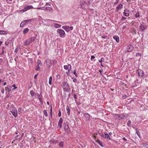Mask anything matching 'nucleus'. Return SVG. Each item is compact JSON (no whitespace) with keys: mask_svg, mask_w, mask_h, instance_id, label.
Wrapping results in <instances>:
<instances>
[{"mask_svg":"<svg viewBox=\"0 0 148 148\" xmlns=\"http://www.w3.org/2000/svg\"><path fill=\"white\" fill-rule=\"evenodd\" d=\"M125 117L124 114H115L113 115V118L115 119L118 120H122Z\"/></svg>","mask_w":148,"mask_h":148,"instance_id":"1","label":"nucleus"},{"mask_svg":"<svg viewBox=\"0 0 148 148\" xmlns=\"http://www.w3.org/2000/svg\"><path fill=\"white\" fill-rule=\"evenodd\" d=\"M70 86L65 81H64L63 82L62 88L64 92H67V90L69 88Z\"/></svg>","mask_w":148,"mask_h":148,"instance_id":"2","label":"nucleus"},{"mask_svg":"<svg viewBox=\"0 0 148 148\" xmlns=\"http://www.w3.org/2000/svg\"><path fill=\"white\" fill-rule=\"evenodd\" d=\"M87 5V3L84 0H82L81 1L80 5L78 7V8H80L82 9L86 8V6Z\"/></svg>","mask_w":148,"mask_h":148,"instance_id":"3","label":"nucleus"},{"mask_svg":"<svg viewBox=\"0 0 148 148\" xmlns=\"http://www.w3.org/2000/svg\"><path fill=\"white\" fill-rule=\"evenodd\" d=\"M62 28L64 29L66 32H68L72 30L73 29V26L69 27L65 25L63 26Z\"/></svg>","mask_w":148,"mask_h":148,"instance_id":"4","label":"nucleus"},{"mask_svg":"<svg viewBox=\"0 0 148 148\" xmlns=\"http://www.w3.org/2000/svg\"><path fill=\"white\" fill-rule=\"evenodd\" d=\"M57 32L60 35V36L62 38H64L65 36V33L64 30L62 29H58Z\"/></svg>","mask_w":148,"mask_h":148,"instance_id":"5","label":"nucleus"},{"mask_svg":"<svg viewBox=\"0 0 148 148\" xmlns=\"http://www.w3.org/2000/svg\"><path fill=\"white\" fill-rule=\"evenodd\" d=\"M123 13L125 16L128 17L130 15V10L128 9H125Z\"/></svg>","mask_w":148,"mask_h":148,"instance_id":"6","label":"nucleus"},{"mask_svg":"<svg viewBox=\"0 0 148 148\" xmlns=\"http://www.w3.org/2000/svg\"><path fill=\"white\" fill-rule=\"evenodd\" d=\"M138 74V76L140 77H143V71L140 70L138 69L137 70Z\"/></svg>","mask_w":148,"mask_h":148,"instance_id":"7","label":"nucleus"},{"mask_svg":"<svg viewBox=\"0 0 148 148\" xmlns=\"http://www.w3.org/2000/svg\"><path fill=\"white\" fill-rule=\"evenodd\" d=\"M134 48L133 46L131 45H128L127 47V51L131 52Z\"/></svg>","mask_w":148,"mask_h":148,"instance_id":"8","label":"nucleus"},{"mask_svg":"<svg viewBox=\"0 0 148 148\" xmlns=\"http://www.w3.org/2000/svg\"><path fill=\"white\" fill-rule=\"evenodd\" d=\"M11 112L15 117H16L17 116V111L16 108L13 109Z\"/></svg>","mask_w":148,"mask_h":148,"instance_id":"9","label":"nucleus"},{"mask_svg":"<svg viewBox=\"0 0 148 148\" xmlns=\"http://www.w3.org/2000/svg\"><path fill=\"white\" fill-rule=\"evenodd\" d=\"M63 121V119L62 118H60V119L59 120L58 122V125L59 127L61 128L62 127V123Z\"/></svg>","mask_w":148,"mask_h":148,"instance_id":"10","label":"nucleus"},{"mask_svg":"<svg viewBox=\"0 0 148 148\" xmlns=\"http://www.w3.org/2000/svg\"><path fill=\"white\" fill-rule=\"evenodd\" d=\"M33 6L31 5H28L26 6H25L24 8L23 9L24 11H26L28 10H29L31 8H32Z\"/></svg>","mask_w":148,"mask_h":148,"instance_id":"11","label":"nucleus"},{"mask_svg":"<svg viewBox=\"0 0 148 148\" xmlns=\"http://www.w3.org/2000/svg\"><path fill=\"white\" fill-rule=\"evenodd\" d=\"M113 38L114 40H116V42L117 43H119V37L118 36H115L113 37Z\"/></svg>","mask_w":148,"mask_h":148,"instance_id":"12","label":"nucleus"},{"mask_svg":"<svg viewBox=\"0 0 148 148\" xmlns=\"http://www.w3.org/2000/svg\"><path fill=\"white\" fill-rule=\"evenodd\" d=\"M139 28L140 30L142 31H144L146 29V27L145 25L143 24H141L139 26Z\"/></svg>","mask_w":148,"mask_h":148,"instance_id":"13","label":"nucleus"},{"mask_svg":"<svg viewBox=\"0 0 148 148\" xmlns=\"http://www.w3.org/2000/svg\"><path fill=\"white\" fill-rule=\"evenodd\" d=\"M36 38V37H35L33 36L31 37L29 39L30 43H31L34 42Z\"/></svg>","mask_w":148,"mask_h":148,"instance_id":"14","label":"nucleus"},{"mask_svg":"<svg viewBox=\"0 0 148 148\" xmlns=\"http://www.w3.org/2000/svg\"><path fill=\"white\" fill-rule=\"evenodd\" d=\"M105 134V136H103V137L105 138H106L107 139H109V140H110V138L109 136V135L106 132L104 133Z\"/></svg>","mask_w":148,"mask_h":148,"instance_id":"15","label":"nucleus"},{"mask_svg":"<svg viewBox=\"0 0 148 148\" xmlns=\"http://www.w3.org/2000/svg\"><path fill=\"white\" fill-rule=\"evenodd\" d=\"M11 86H9L7 87H5V91H8V92H10L11 90Z\"/></svg>","mask_w":148,"mask_h":148,"instance_id":"16","label":"nucleus"},{"mask_svg":"<svg viewBox=\"0 0 148 148\" xmlns=\"http://www.w3.org/2000/svg\"><path fill=\"white\" fill-rule=\"evenodd\" d=\"M64 129L65 131L69 132V126L68 125H66L64 127Z\"/></svg>","mask_w":148,"mask_h":148,"instance_id":"17","label":"nucleus"},{"mask_svg":"<svg viewBox=\"0 0 148 148\" xmlns=\"http://www.w3.org/2000/svg\"><path fill=\"white\" fill-rule=\"evenodd\" d=\"M66 110L67 111V113L69 115H70V109L69 108V106H67L66 107Z\"/></svg>","mask_w":148,"mask_h":148,"instance_id":"18","label":"nucleus"},{"mask_svg":"<svg viewBox=\"0 0 148 148\" xmlns=\"http://www.w3.org/2000/svg\"><path fill=\"white\" fill-rule=\"evenodd\" d=\"M31 44L30 42L29 41V40H25L24 42V45H29Z\"/></svg>","mask_w":148,"mask_h":148,"instance_id":"19","label":"nucleus"},{"mask_svg":"<svg viewBox=\"0 0 148 148\" xmlns=\"http://www.w3.org/2000/svg\"><path fill=\"white\" fill-rule=\"evenodd\" d=\"M96 142H97L101 147H103V145L102 142L99 140H97Z\"/></svg>","mask_w":148,"mask_h":148,"instance_id":"20","label":"nucleus"},{"mask_svg":"<svg viewBox=\"0 0 148 148\" xmlns=\"http://www.w3.org/2000/svg\"><path fill=\"white\" fill-rule=\"evenodd\" d=\"M123 5L122 4L120 3L116 7L117 10H119L120 8H122Z\"/></svg>","mask_w":148,"mask_h":148,"instance_id":"21","label":"nucleus"},{"mask_svg":"<svg viewBox=\"0 0 148 148\" xmlns=\"http://www.w3.org/2000/svg\"><path fill=\"white\" fill-rule=\"evenodd\" d=\"M29 29L28 28H26L23 31V34H25L27 33L29 31Z\"/></svg>","mask_w":148,"mask_h":148,"instance_id":"22","label":"nucleus"},{"mask_svg":"<svg viewBox=\"0 0 148 148\" xmlns=\"http://www.w3.org/2000/svg\"><path fill=\"white\" fill-rule=\"evenodd\" d=\"M59 145L60 147H64V142L62 141H60L59 143Z\"/></svg>","mask_w":148,"mask_h":148,"instance_id":"23","label":"nucleus"},{"mask_svg":"<svg viewBox=\"0 0 148 148\" xmlns=\"http://www.w3.org/2000/svg\"><path fill=\"white\" fill-rule=\"evenodd\" d=\"M30 95L32 96H34V95L36 94V93H35L34 92V91L33 90H31L30 91Z\"/></svg>","mask_w":148,"mask_h":148,"instance_id":"24","label":"nucleus"},{"mask_svg":"<svg viewBox=\"0 0 148 148\" xmlns=\"http://www.w3.org/2000/svg\"><path fill=\"white\" fill-rule=\"evenodd\" d=\"M54 26L56 28H58L61 27V25L57 23H55L54 25Z\"/></svg>","mask_w":148,"mask_h":148,"instance_id":"25","label":"nucleus"},{"mask_svg":"<svg viewBox=\"0 0 148 148\" xmlns=\"http://www.w3.org/2000/svg\"><path fill=\"white\" fill-rule=\"evenodd\" d=\"M7 34V32L4 30L0 31V34Z\"/></svg>","mask_w":148,"mask_h":148,"instance_id":"26","label":"nucleus"},{"mask_svg":"<svg viewBox=\"0 0 148 148\" xmlns=\"http://www.w3.org/2000/svg\"><path fill=\"white\" fill-rule=\"evenodd\" d=\"M104 58L103 57H102L101 58V59L100 60H99V62L101 63H102V62H103L104 61Z\"/></svg>","mask_w":148,"mask_h":148,"instance_id":"27","label":"nucleus"},{"mask_svg":"<svg viewBox=\"0 0 148 148\" xmlns=\"http://www.w3.org/2000/svg\"><path fill=\"white\" fill-rule=\"evenodd\" d=\"M52 80V77L51 76L49 78V84L51 85V82Z\"/></svg>","mask_w":148,"mask_h":148,"instance_id":"28","label":"nucleus"},{"mask_svg":"<svg viewBox=\"0 0 148 148\" xmlns=\"http://www.w3.org/2000/svg\"><path fill=\"white\" fill-rule=\"evenodd\" d=\"M38 95L39 96L38 99H39V100L40 101V102H41V104H42L43 103V101H42V98H41L40 97V95H39L38 94Z\"/></svg>","mask_w":148,"mask_h":148,"instance_id":"29","label":"nucleus"},{"mask_svg":"<svg viewBox=\"0 0 148 148\" xmlns=\"http://www.w3.org/2000/svg\"><path fill=\"white\" fill-rule=\"evenodd\" d=\"M43 113L45 115V116L47 117L48 115V113L47 112V111L45 110H43Z\"/></svg>","mask_w":148,"mask_h":148,"instance_id":"30","label":"nucleus"},{"mask_svg":"<svg viewBox=\"0 0 148 148\" xmlns=\"http://www.w3.org/2000/svg\"><path fill=\"white\" fill-rule=\"evenodd\" d=\"M25 24V23L24 21H22L20 24V27H23Z\"/></svg>","mask_w":148,"mask_h":148,"instance_id":"31","label":"nucleus"},{"mask_svg":"<svg viewBox=\"0 0 148 148\" xmlns=\"http://www.w3.org/2000/svg\"><path fill=\"white\" fill-rule=\"evenodd\" d=\"M71 66L70 64H69L68 65V72H66V73H67L68 72H69V71H70V70H71Z\"/></svg>","mask_w":148,"mask_h":148,"instance_id":"32","label":"nucleus"},{"mask_svg":"<svg viewBox=\"0 0 148 148\" xmlns=\"http://www.w3.org/2000/svg\"><path fill=\"white\" fill-rule=\"evenodd\" d=\"M131 121L130 120H129L127 123V125L128 126L130 127V126Z\"/></svg>","mask_w":148,"mask_h":148,"instance_id":"33","label":"nucleus"},{"mask_svg":"<svg viewBox=\"0 0 148 148\" xmlns=\"http://www.w3.org/2000/svg\"><path fill=\"white\" fill-rule=\"evenodd\" d=\"M36 70L37 71H40V67L39 65L37 64V65L36 66Z\"/></svg>","mask_w":148,"mask_h":148,"instance_id":"34","label":"nucleus"},{"mask_svg":"<svg viewBox=\"0 0 148 148\" xmlns=\"http://www.w3.org/2000/svg\"><path fill=\"white\" fill-rule=\"evenodd\" d=\"M64 69L66 70H68V66L66 65H64Z\"/></svg>","mask_w":148,"mask_h":148,"instance_id":"35","label":"nucleus"},{"mask_svg":"<svg viewBox=\"0 0 148 148\" xmlns=\"http://www.w3.org/2000/svg\"><path fill=\"white\" fill-rule=\"evenodd\" d=\"M136 18H138L139 17L140 15L138 12L136 13L135 16Z\"/></svg>","mask_w":148,"mask_h":148,"instance_id":"36","label":"nucleus"},{"mask_svg":"<svg viewBox=\"0 0 148 148\" xmlns=\"http://www.w3.org/2000/svg\"><path fill=\"white\" fill-rule=\"evenodd\" d=\"M136 133L138 135V136L140 138V134L139 132V131L138 130H136Z\"/></svg>","mask_w":148,"mask_h":148,"instance_id":"37","label":"nucleus"},{"mask_svg":"<svg viewBox=\"0 0 148 148\" xmlns=\"http://www.w3.org/2000/svg\"><path fill=\"white\" fill-rule=\"evenodd\" d=\"M41 61L39 60H37V64L38 65H40L41 64Z\"/></svg>","mask_w":148,"mask_h":148,"instance_id":"38","label":"nucleus"},{"mask_svg":"<svg viewBox=\"0 0 148 148\" xmlns=\"http://www.w3.org/2000/svg\"><path fill=\"white\" fill-rule=\"evenodd\" d=\"M12 87H13L14 88V89H12L13 90L16 89L17 88V87L14 84L12 86Z\"/></svg>","mask_w":148,"mask_h":148,"instance_id":"39","label":"nucleus"},{"mask_svg":"<svg viewBox=\"0 0 148 148\" xmlns=\"http://www.w3.org/2000/svg\"><path fill=\"white\" fill-rule=\"evenodd\" d=\"M13 0H6L7 2L9 3H11V2Z\"/></svg>","mask_w":148,"mask_h":148,"instance_id":"40","label":"nucleus"},{"mask_svg":"<svg viewBox=\"0 0 148 148\" xmlns=\"http://www.w3.org/2000/svg\"><path fill=\"white\" fill-rule=\"evenodd\" d=\"M73 73L76 76H77V74L76 73V71H75V70L73 72Z\"/></svg>","mask_w":148,"mask_h":148,"instance_id":"41","label":"nucleus"},{"mask_svg":"<svg viewBox=\"0 0 148 148\" xmlns=\"http://www.w3.org/2000/svg\"><path fill=\"white\" fill-rule=\"evenodd\" d=\"M95 57L94 56H91V60H93L95 58Z\"/></svg>","mask_w":148,"mask_h":148,"instance_id":"42","label":"nucleus"},{"mask_svg":"<svg viewBox=\"0 0 148 148\" xmlns=\"http://www.w3.org/2000/svg\"><path fill=\"white\" fill-rule=\"evenodd\" d=\"M126 17H125L123 16H122L121 18V21H123L125 19H126Z\"/></svg>","mask_w":148,"mask_h":148,"instance_id":"43","label":"nucleus"},{"mask_svg":"<svg viewBox=\"0 0 148 148\" xmlns=\"http://www.w3.org/2000/svg\"><path fill=\"white\" fill-rule=\"evenodd\" d=\"M61 116V111L60 110H59V112L58 113V116L60 117Z\"/></svg>","mask_w":148,"mask_h":148,"instance_id":"44","label":"nucleus"},{"mask_svg":"<svg viewBox=\"0 0 148 148\" xmlns=\"http://www.w3.org/2000/svg\"><path fill=\"white\" fill-rule=\"evenodd\" d=\"M31 20V19H28V20H25V21H24L25 23H26L27 22H29V21H30Z\"/></svg>","mask_w":148,"mask_h":148,"instance_id":"45","label":"nucleus"},{"mask_svg":"<svg viewBox=\"0 0 148 148\" xmlns=\"http://www.w3.org/2000/svg\"><path fill=\"white\" fill-rule=\"evenodd\" d=\"M18 51V49H17V48L16 49L14 50V52L15 53H17Z\"/></svg>","mask_w":148,"mask_h":148,"instance_id":"46","label":"nucleus"},{"mask_svg":"<svg viewBox=\"0 0 148 148\" xmlns=\"http://www.w3.org/2000/svg\"><path fill=\"white\" fill-rule=\"evenodd\" d=\"M77 80L76 78H74L73 80V81L74 82H76Z\"/></svg>","mask_w":148,"mask_h":148,"instance_id":"47","label":"nucleus"},{"mask_svg":"<svg viewBox=\"0 0 148 148\" xmlns=\"http://www.w3.org/2000/svg\"><path fill=\"white\" fill-rule=\"evenodd\" d=\"M123 140L125 141H127V140L125 137H123L122 138Z\"/></svg>","mask_w":148,"mask_h":148,"instance_id":"48","label":"nucleus"},{"mask_svg":"<svg viewBox=\"0 0 148 148\" xmlns=\"http://www.w3.org/2000/svg\"><path fill=\"white\" fill-rule=\"evenodd\" d=\"M51 113H52V108L51 107L50 110V114H51Z\"/></svg>","mask_w":148,"mask_h":148,"instance_id":"49","label":"nucleus"},{"mask_svg":"<svg viewBox=\"0 0 148 148\" xmlns=\"http://www.w3.org/2000/svg\"><path fill=\"white\" fill-rule=\"evenodd\" d=\"M136 56H141L140 54L139 53H136Z\"/></svg>","mask_w":148,"mask_h":148,"instance_id":"50","label":"nucleus"},{"mask_svg":"<svg viewBox=\"0 0 148 148\" xmlns=\"http://www.w3.org/2000/svg\"><path fill=\"white\" fill-rule=\"evenodd\" d=\"M36 8V9H41V10H43V9L42 8V7L37 8Z\"/></svg>","mask_w":148,"mask_h":148,"instance_id":"51","label":"nucleus"},{"mask_svg":"<svg viewBox=\"0 0 148 148\" xmlns=\"http://www.w3.org/2000/svg\"><path fill=\"white\" fill-rule=\"evenodd\" d=\"M1 92L3 93H4V90L3 88L1 90Z\"/></svg>","mask_w":148,"mask_h":148,"instance_id":"52","label":"nucleus"},{"mask_svg":"<svg viewBox=\"0 0 148 148\" xmlns=\"http://www.w3.org/2000/svg\"><path fill=\"white\" fill-rule=\"evenodd\" d=\"M21 110V108H18V111L19 112H20Z\"/></svg>","mask_w":148,"mask_h":148,"instance_id":"53","label":"nucleus"},{"mask_svg":"<svg viewBox=\"0 0 148 148\" xmlns=\"http://www.w3.org/2000/svg\"><path fill=\"white\" fill-rule=\"evenodd\" d=\"M119 0H116V2L114 3V4H117L119 2Z\"/></svg>","mask_w":148,"mask_h":148,"instance_id":"54","label":"nucleus"},{"mask_svg":"<svg viewBox=\"0 0 148 148\" xmlns=\"http://www.w3.org/2000/svg\"><path fill=\"white\" fill-rule=\"evenodd\" d=\"M74 98L75 99H76V95H74Z\"/></svg>","mask_w":148,"mask_h":148,"instance_id":"55","label":"nucleus"},{"mask_svg":"<svg viewBox=\"0 0 148 148\" xmlns=\"http://www.w3.org/2000/svg\"><path fill=\"white\" fill-rule=\"evenodd\" d=\"M112 132H110L109 133V135H110V136H111L112 135Z\"/></svg>","mask_w":148,"mask_h":148,"instance_id":"56","label":"nucleus"},{"mask_svg":"<svg viewBox=\"0 0 148 148\" xmlns=\"http://www.w3.org/2000/svg\"><path fill=\"white\" fill-rule=\"evenodd\" d=\"M37 75H34V78L35 79H36V78H37Z\"/></svg>","mask_w":148,"mask_h":148,"instance_id":"57","label":"nucleus"},{"mask_svg":"<svg viewBox=\"0 0 148 148\" xmlns=\"http://www.w3.org/2000/svg\"><path fill=\"white\" fill-rule=\"evenodd\" d=\"M47 105H49V103L48 101H47Z\"/></svg>","mask_w":148,"mask_h":148,"instance_id":"58","label":"nucleus"},{"mask_svg":"<svg viewBox=\"0 0 148 148\" xmlns=\"http://www.w3.org/2000/svg\"><path fill=\"white\" fill-rule=\"evenodd\" d=\"M99 72L101 73V74L102 71L101 70H100L99 71Z\"/></svg>","mask_w":148,"mask_h":148,"instance_id":"59","label":"nucleus"},{"mask_svg":"<svg viewBox=\"0 0 148 148\" xmlns=\"http://www.w3.org/2000/svg\"><path fill=\"white\" fill-rule=\"evenodd\" d=\"M102 38H104V39H106V37L105 36H102Z\"/></svg>","mask_w":148,"mask_h":148,"instance_id":"60","label":"nucleus"},{"mask_svg":"<svg viewBox=\"0 0 148 148\" xmlns=\"http://www.w3.org/2000/svg\"><path fill=\"white\" fill-rule=\"evenodd\" d=\"M2 43V42L0 41V46L1 45Z\"/></svg>","mask_w":148,"mask_h":148,"instance_id":"61","label":"nucleus"},{"mask_svg":"<svg viewBox=\"0 0 148 148\" xmlns=\"http://www.w3.org/2000/svg\"><path fill=\"white\" fill-rule=\"evenodd\" d=\"M6 84V83L5 82L3 83L4 85H5Z\"/></svg>","mask_w":148,"mask_h":148,"instance_id":"62","label":"nucleus"},{"mask_svg":"<svg viewBox=\"0 0 148 148\" xmlns=\"http://www.w3.org/2000/svg\"><path fill=\"white\" fill-rule=\"evenodd\" d=\"M101 66H102V67H103V65L102 64V63H101Z\"/></svg>","mask_w":148,"mask_h":148,"instance_id":"63","label":"nucleus"},{"mask_svg":"<svg viewBox=\"0 0 148 148\" xmlns=\"http://www.w3.org/2000/svg\"><path fill=\"white\" fill-rule=\"evenodd\" d=\"M125 27H126V26H123V29Z\"/></svg>","mask_w":148,"mask_h":148,"instance_id":"64","label":"nucleus"}]
</instances>
